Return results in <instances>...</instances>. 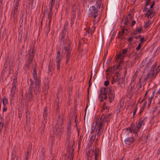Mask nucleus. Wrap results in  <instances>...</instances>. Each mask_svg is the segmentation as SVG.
<instances>
[{"mask_svg": "<svg viewBox=\"0 0 160 160\" xmlns=\"http://www.w3.org/2000/svg\"><path fill=\"white\" fill-rule=\"evenodd\" d=\"M32 68H33L32 72L33 80L31 78L30 79V80L32 86L35 85V92L36 93L39 90L41 80L40 78L37 76L36 67L34 66L33 67L32 66Z\"/></svg>", "mask_w": 160, "mask_h": 160, "instance_id": "2", "label": "nucleus"}, {"mask_svg": "<svg viewBox=\"0 0 160 160\" xmlns=\"http://www.w3.org/2000/svg\"><path fill=\"white\" fill-rule=\"evenodd\" d=\"M71 54H68L66 53V63L67 64H68L69 60V57Z\"/></svg>", "mask_w": 160, "mask_h": 160, "instance_id": "46", "label": "nucleus"}, {"mask_svg": "<svg viewBox=\"0 0 160 160\" xmlns=\"http://www.w3.org/2000/svg\"><path fill=\"white\" fill-rule=\"evenodd\" d=\"M40 158L39 160H45V154L43 152H41L40 153Z\"/></svg>", "mask_w": 160, "mask_h": 160, "instance_id": "40", "label": "nucleus"}, {"mask_svg": "<svg viewBox=\"0 0 160 160\" xmlns=\"http://www.w3.org/2000/svg\"><path fill=\"white\" fill-rule=\"evenodd\" d=\"M143 43H139L138 46L136 48V50L138 51V50H139L141 48V46L143 44Z\"/></svg>", "mask_w": 160, "mask_h": 160, "instance_id": "57", "label": "nucleus"}, {"mask_svg": "<svg viewBox=\"0 0 160 160\" xmlns=\"http://www.w3.org/2000/svg\"><path fill=\"white\" fill-rule=\"evenodd\" d=\"M128 49L127 48L122 50V56L123 57H125L124 54L128 52Z\"/></svg>", "mask_w": 160, "mask_h": 160, "instance_id": "48", "label": "nucleus"}, {"mask_svg": "<svg viewBox=\"0 0 160 160\" xmlns=\"http://www.w3.org/2000/svg\"><path fill=\"white\" fill-rule=\"evenodd\" d=\"M16 86H12L11 88V94L12 97H13L16 91Z\"/></svg>", "mask_w": 160, "mask_h": 160, "instance_id": "37", "label": "nucleus"}, {"mask_svg": "<svg viewBox=\"0 0 160 160\" xmlns=\"http://www.w3.org/2000/svg\"><path fill=\"white\" fill-rule=\"evenodd\" d=\"M116 71L115 66L108 68L106 71V72H107L106 74V77L108 78H110L111 76L112 75V74L114 73V74Z\"/></svg>", "mask_w": 160, "mask_h": 160, "instance_id": "7", "label": "nucleus"}, {"mask_svg": "<svg viewBox=\"0 0 160 160\" xmlns=\"http://www.w3.org/2000/svg\"><path fill=\"white\" fill-rule=\"evenodd\" d=\"M115 93L114 92H110L108 93V98L110 102H111L114 99Z\"/></svg>", "mask_w": 160, "mask_h": 160, "instance_id": "20", "label": "nucleus"}, {"mask_svg": "<svg viewBox=\"0 0 160 160\" xmlns=\"http://www.w3.org/2000/svg\"><path fill=\"white\" fill-rule=\"evenodd\" d=\"M30 152H31V150H29V149H28L27 150V152L25 155V160H27L28 158V156H29L30 155Z\"/></svg>", "mask_w": 160, "mask_h": 160, "instance_id": "50", "label": "nucleus"}, {"mask_svg": "<svg viewBox=\"0 0 160 160\" xmlns=\"http://www.w3.org/2000/svg\"><path fill=\"white\" fill-rule=\"evenodd\" d=\"M106 88V94H108V93L110 92H112V87L111 86H109L108 87H104Z\"/></svg>", "mask_w": 160, "mask_h": 160, "instance_id": "29", "label": "nucleus"}, {"mask_svg": "<svg viewBox=\"0 0 160 160\" xmlns=\"http://www.w3.org/2000/svg\"><path fill=\"white\" fill-rule=\"evenodd\" d=\"M26 121L27 123H29L30 120L31 116L30 114V112L28 110L26 111Z\"/></svg>", "mask_w": 160, "mask_h": 160, "instance_id": "22", "label": "nucleus"}, {"mask_svg": "<svg viewBox=\"0 0 160 160\" xmlns=\"http://www.w3.org/2000/svg\"><path fill=\"white\" fill-rule=\"evenodd\" d=\"M142 126V125H141V124L139 123L138 122L136 125V126L135 128L133 129V133L137 134L138 132L139 131L140 128Z\"/></svg>", "mask_w": 160, "mask_h": 160, "instance_id": "19", "label": "nucleus"}, {"mask_svg": "<svg viewBox=\"0 0 160 160\" xmlns=\"http://www.w3.org/2000/svg\"><path fill=\"white\" fill-rule=\"evenodd\" d=\"M9 62H11V63L12 64V62L11 61H7V60L5 61L4 63V65L3 66L2 70L1 72V76L2 77H3V75L7 71V69L8 67V64H9V68H11V65H10Z\"/></svg>", "mask_w": 160, "mask_h": 160, "instance_id": "8", "label": "nucleus"}, {"mask_svg": "<svg viewBox=\"0 0 160 160\" xmlns=\"http://www.w3.org/2000/svg\"><path fill=\"white\" fill-rule=\"evenodd\" d=\"M2 111L3 113L7 110V107H6V105L5 106H3V107L2 108Z\"/></svg>", "mask_w": 160, "mask_h": 160, "instance_id": "64", "label": "nucleus"}, {"mask_svg": "<svg viewBox=\"0 0 160 160\" xmlns=\"http://www.w3.org/2000/svg\"><path fill=\"white\" fill-rule=\"evenodd\" d=\"M125 31H126V32H127L128 31V29L126 28L125 29L124 28H123L121 29V31L120 32H121V33H122V34H123L124 33H125Z\"/></svg>", "mask_w": 160, "mask_h": 160, "instance_id": "58", "label": "nucleus"}, {"mask_svg": "<svg viewBox=\"0 0 160 160\" xmlns=\"http://www.w3.org/2000/svg\"><path fill=\"white\" fill-rule=\"evenodd\" d=\"M26 96H27V97L28 98L30 101L32 100L34 98H33V95L32 93L31 94H28V95H26Z\"/></svg>", "mask_w": 160, "mask_h": 160, "instance_id": "47", "label": "nucleus"}, {"mask_svg": "<svg viewBox=\"0 0 160 160\" xmlns=\"http://www.w3.org/2000/svg\"><path fill=\"white\" fill-rule=\"evenodd\" d=\"M68 151L69 155L66 160H73L74 149L72 147H69L68 148Z\"/></svg>", "mask_w": 160, "mask_h": 160, "instance_id": "15", "label": "nucleus"}, {"mask_svg": "<svg viewBox=\"0 0 160 160\" xmlns=\"http://www.w3.org/2000/svg\"><path fill=\"white\" fill-rule=\"evenodd\" d=\"M155 75L154 74L153 71H150L148 72L146 75H144V80L146 81L149 79H151L150 81H152V79L155 77Z\"/></svg>", "mask_w": 160, "mask_h": 160, "instance_id": "9", "label": "nucleus"}, {"mask_svg": "<svg viewBox=\"0 0 160 160\" xmlns=\"http://www.w3.org/2000/svg\"><path fill=\"white\" fill-rule=\"evenodd\" d=\"M138 75V72H136L134 73L133 75L132 76V80L131 81V82H135V79L136 78H137Z\"/></svg>", "mask_w": 160, "mask_h": 160, "instance_id": "36", "label": "nucleus"}, {"mask_svg": "<svg viewBox=\"0 0 160 160\" xmlns=\"http://www.w3.org/2000/svg\"><path fill=\"white\" fill-rule=\"evenodd\" d=\"M72 123L71 121H69L67 124V127L66 130V135L67 139H69L71 138L72 134V130L71 129V125Z\"/></svg>", "mask_w": 160, "mask_h": 160, "instance_id": "5", "label": "nucleus"}, {"mask_svg": "<svg viewBox=\"0 0 160 160\" xmlns=\"http://www.w3.org/2000/svg\"><path fill=\"white\" fill-rule=\"evenodd\" d=\"M150 23L149 21H148L147 22L145 23L144 25V27L145 28H147L150 26Z\"/></svg>", "mask_w": 160, "mask_h": 160, "instance_id": "60", "label": "nucleus"}, {"mask_svg": "<svg viewBox=\"0 0 160 160\" xmlns=\"http://www.w3.org/2000/svg\"><path fill=\"white\" fill-rule=\"evenodd\" d=\"M155 4V1L154 0H147L146 2V6L150 5V8L151 9L153 8Z\"/></svg>", "mask_w": 160, "mask_h": 160, "instance_id": "17", "label": "nucleus"}, {"mask_svg": "<svg viewBox=\"0 0 160 160\" xmlns=\"http://www.w3.org/2000/svg\"><path fill=\"white\" fill-rule=\"evenodd\" d=\"M58 70L59 69L61 63V61L55 60Z\"/></svg>", "mask_w": 160, "mask_h": 160, "instance_id": "39", "label": "nucleus"}, {"mask_svg": "<svg viewBox=\"0 0 160 160\" xmlns=\"http://www.w3.org/2000/svg\"><path fill=\"white\" fill-rule=\"evenodd\" d=\"M99 101L101 102H102L104 100H106L108 98V97L107 96V94L104 95L99 94Z\"/></svg>", "mask_w": 160, "mask_h": 160, "instance_id": "26", "label": "nucleus"}, {"mask_svg": "<svg viewBox=\"0 0 160 160\" xmlns=\"http://www.w3.org/2000/svg\"><path fill=\"white\" fill-rule=\"evenodd\" d=\"M35 54L34 49L33 48H31L29 50V55L28 59L26 61L25 66L28 69H29L30 63L32 62V60Z\"/></svg>", "mask_w": 160, "mask_h": 160, "instance_id": "4", "label": "nucleus"}, {"mask_svg": "<svg viewBox=\"0 0 160 160\" xmlns=\"http://www.w3.org/2000/svg\"><path fill=\"white\" fill-rule=\"evenodd\" d=\"M50 26H47L46 27V28L45 29V33L46 34V33H48L49 31H50Z\"/></svg>", "mask_w": 160, "mask_h": 160, "instance_id": "61", "label": "nucleus"}, {"mask_svg": "<svg viewBox=\"0 0 160 160\" xmlns=\"http://www.w3.org/2000/svg\"><path fill=\"white\" fill-rule=\"evenodd\" d=\"M96 137V135L94 136L92 135L91 136L88 145V148H91L92 145Z\"/></svg>", "mask_w": 160, "mask_h": 160, "instance_id": "18", "label": "nucleus"}, {"mask_svg": "<svg viewBox=\"0 0 160 160\" xmlns=\"http://www.w3.org/2000/svg\"><path fill=\"white\" fill-rule=\"evenodd\" d=\"M130 17L131 18H132L131 15L130 14H128V17H126L125 20L124 24L125 25H128V23L129 22V21L128 20V17Z\"/></svg>", "mask_w": 160, "mask_h": 160, "instance_id": "42", "label": "nucleus"}, {"mask_svg": "<svg viewBox=\"0 0 160 160\" xmlns=\"http://www.w3.org/2000/svg\"><path fill=\"white\" fill-rule=\"evenodd\" d=\"M50 11L49 12L48 14V19H50L52 18V8H50Z\"/></svg>", "mask_w": 160, "mask_h": 160, "instance_id": "51", "label": "nucleus"}, {"mask_svg": "<svg viewBox=\"0 0 160 160\" xmlns=\"http://www.w3.org/2000/svg\"><path fill=\"white\" fill-rule=\"evenodd\" d=\"M55 0H51L49 2V6L50 8H52L55 5Z\"/></svg>", "mask_w": 160, "mask_h": 160, "instance_id": "33", "label": "nucleus"}, {"mask_svg": "<svg viewBox=\"0 0 160 160\" xmlns=\"http://www.w3.org/2000/svg\"><path fill=\"white\" fill-rule=\"evenodd\" d=\"M14 10L12 12L11 14L13 18L14 19H16L17 17V12H18V7H14Z\"/></svg>", "mask_w": 160, "mask_h": 160, "instance_id": "21", "label": "nucleus"}, {"mask_svg": "<svg viewBox=\"0 0 160 160\" xmlns=\"http://www.w3.org/2000/svg\"><path fill=\"white\" fill-rule=\"evenodd\" d=\"M3 123L1 122H0V130H1L3 128Z\"/></svg>", "mask_w": 160, "mask_h": 160, "instance_id": "63", "label": "nucleus"}, {"mask_svg": "<svg viewBox=\"0 0 160 160\" xmlns=\"http://www.w3.org/2000/svg\"><path fill=\"white\" fill-rule=\"evenodd\" d=\"M119 71L117 72V71L115 72L111 79V83L113 84L115 82H118L120 79V77L118 75Z\"/></svg>", "mask_w": 160, "mask_h": 160, "instance_id": "10", "label": "nucleus"}, {"mask_svg": "<svg viewBox=\"0 0 160 160\" xmlns=\"http://www.w3.org/2000/svg\"><path fill=\"white\" fill-rule=\"evenodd\" d=\"M160 70V68L159 66H158L154 71V74L155 75V76L157 75L158 73L159 72Z\"/></svg>", "mask_w": 160, "mask_h": 160, "instance_id": "41", "label": "nucleus"}, {"mask_svg": "<svg viewBox=\"0 0 160 160\" xmlns=\"http://www.w3.org/2000/svg\"><path fill=\"white\" fill-rule=\"evenodd\" d=\"M66 36V33L64 32H62L61 33V40L62 41L63 40L65 36Z\"/></svg>", "mask_w": 160, "mask_h": 160, "instance_id": "53", "label": "nucleus"}, {"mask_svg": "<svg viewBox=\"0 0 160 160\" xmlns=\"http://www.w3.org/2000/svg\"><path fill=\"white\" fill-rule=\"evenodd\" d=\"M157 65V63L156 62V63H155V64L154 65H153L152 66V67L151 68L150 71H153L154 72V71L155 70V69L156 68V67Z\"/></svg>", "mask_w": 160, "mask_h": 160, "instance_id": "52", "label": "nucleus"}, {"mask_svg": "<svg viewBox=\"0 0 160 160\" xmlns=\"http://www.w3.org/2000/svg\"><path fill=\"white\" fill-rule=\"evenodd\" d=\"M110 107L106 105V102H104L103 103L102 107L101 108V110L102 111V110H106V112H107L109 110Z\"/></svg>", "mask_w": 160, "mask_h": 160, "instance_id": "23", "label": "nucleus"}, {"mask_svg": "<svg viewBox=\"0 0 160 160\" xmlns=\"http://www.w3.org/2000/svg\"><path fill=\"white\" fill-rule=\"evenodd\" d=\"M2 101L3 106L7 105L8 104V99L6 97L3 98Z\"/></svg>", "mask_w": 160, "mask_h": 160, "instance_id": "32", "label": "nucleus"}, {"mask_svg": "<svg viewBox=\"0 0 160 160\" xmlns=\"http://www.w3.org/2000/svg\"><path fill=\"white\" fill-rule=\"evenodd\" d=\"M136 30L137 31V32H138V34H140L142 31L143 30L142 28H136Z\"/></svg>", "mask_w": 160, "mask_h": 160, "instance_id": "56", "label": "nucleus"}, {"mask_svg": "<svg viewBox=\"0 0 160 160\" xmlns=\"http://www.w3.org/2000/svg\"><path fill=\"white\" fill-rule=\"evenodd\" d=\"M89 150H87L86 151V152L87 153V155H88V156L89 157H90L91 158V160H92V157L94 156V154H93V152H94V151H92V153H91V155L90 156V154L89 153Z\"/></svg>", "mask_w": 160, "mask_h": 160, "instance_id": "43", "label": "nucleus"}, {"mask_svg": "<svg viewBox=\"0 0 160 160\" xmlns=\"http://www.w3.org/2000/svg\"><path fill=\"white\" fill-rule=\"evenodd\" d=\"M155 93V91H153L152 93V94L150 98L148 99V101H152V99L153 98Z\"/></svg>", "mask_w": 160, "mask_h": 160, "instance_id": "59", "label": "nucleus"}, {"mask_svg": "<svg viewBox=\"0 0 160 160\" xmlns=\"http://www.w3.org/2000/svg\"><path fill=\"white\" fill-rule=\"evenodd\" d=\"M147 119V118L145 117L144 118H140L139 121L138 122L141 124V125L142 126H143L145 125V122H146Z\"/></svg>", "mask_w": 160, "mask_h": 160, "instance_id": "24", "label": "nucleus"}, {"mask_svg": "<svg viewBox=\"0 0 160 160\" xmlns=\"http://www.w3.org/2000/svg\"><path fill=\"white\" fill-rule=\"evenodd\" d=\"M106 88L104 87H102L101 88L100 91V94L104 95L106 94Z\"/></svg>", "mask_w": 160, "mask_h": 160, "instance_id": "34", "label": "nucleus"}, {"mask_svg": "<svg viewBox=\"0 0 160 160\" xmlns=\"http://www.w3.org/2000/svg\"><path fill=\"white\" fill-rule=\"evenodd\" d=\"M96 0H82V4H84L87 2V1L90 4L94 2Z\"/></svg>", "mask_w": 160, "mask_h": 160, "instance_id": "35", "label": "nucleus"}, {"mask_svg": "<svg viewBox=\"0 0 160 160\" xmlns=\"http://www.w3.org/2000/svg\"><path fill=\"white\" fill-rule=\"evenodd\" d=\"M17 78L15 77L13 79L12 83V86H16L17 85Z\"/></svg>", "mask_w": 160, "mask_h": 160, "instance_id": "44", "label": "nucleus"}, {"mask_svg": "<svg viewBox=\"0 0 160 160\" xmlns=\"http://www.w3.org/2000/svg\"><path fill=\"white\" fill-rule=\"evenodd\" d=\"M75 18H76L75 16V15H73V16L72 17V18L71 19L70 25H71V27L73 25Z\"/></svg>", "mask_w": 160, "mask_h": 160, "instance_id": "45", "label": "nucleus"}, {"mask_svg": "<svg viewBox=\"0 0 160 160\" xmlns=\"http://www.w3.org/2000/svg\"><path fill=\"white\" fill-rule=\"evenodd\" d=\"M62 57L61 55L60 52L59 51H57V55L55 60L61 61Z\"/></svg>", "mask_w": 160, "mask_h": 160, "instance_id": "25", "label": "nucleus"}, {"mask_svg": "<svg viewBox=\"0 0 160 160\" xmlns=\"http://www.w3.org/2000/svg\"><path fill=\"white\" fill-rule=\"evenodd\" d=\"M127 40L128 42H129V45H130V44L131 43V42L133 41V40L132 39V37H130L128 38L127 39Z\"/></svg>", "mask_w": 160, "mask_h": 160, "instance_id": "54", "label": "nucleus"}, {"mask_svg": "<svg viewBox=\"0 0 160 160\" xmlns=\"http://www.w3.org/2000/svg\"><path fill=\"white\" fill-rule=\"evenodd\" d=\"M48 70L49 71H52L54 69V66L52 63L49 64L48 66Z\"/></svg>", "mask_w": 160, "mask_h": 160, "instance_id": "38", "label": "nucleus"}, {"mask_svg": "<svg viewBox=\"0 0 160 160\" xmlns=\"http://www.w3.org/2000/svg\"><path fill=\"white\" fill-rule=\"evenodd\" d=\"M106 88V94H108V93L110 92H112V87L111 86H109L108 87H104Z\"/></svg>", "mask_w": 160, "mask_h": 160, "instance_id": "30", "label": "nucleus"}, {"mask_svg": "<svg viewBox=\"0 0 160 160\" xmlns=\"http://www.w3.org/2000/svg\"><path fill=\"white\" fill-rule=\"evenodd\" d=\"M71 42H68L64 46V49L66 53L71 54L72 48L71 46Z\"/></svg>", "mask_w": 160, "mask_h": 160, "instance_id": "16", "label": "nucleus"}, {"mask_svg": "<svg viewBox=\"0 0 160 160\" xmlns=\"http://www.w3.org/2000/svg\"><path fill=\"white\" fill-rule=\"evenodd\" d=\"M31 83V85L29 86V88L28 90V92L26 93V95L32 93V88H33L34 92L35 94H37V93H38V92H40V87H39V90L38 91H37V92H36L35 93V88L34 87L35 85H33V86H32L31 83Z\"/></svg>", "mask_w": 160, "mask_h": 160, "instance_id": "13", "label": "nucleus"}, {"mask_svg": "<svg viewBox=\"0 0 160 160\" xmlns=\"http://www.w3.org/2000/svg\"><path fill=\"white\" fill-rule=\"evenodd\" d=\"M134 138L132 136L128 137L126 138L124 140L125 143L127 145H130L134 141Z\"/></svg>", "mask_w": 160, "mask_h": 160, "instance_id": "14", "label": "nucleus"}, {"mask_svg": "<svg viewBox=\"0 0 160 160\" xmlns=\"http://www.w3.org/2000/svg\"><path fill=\"white\" fill-rule=\"evenodd\" d=\"M109 82L108 80L105 81L104 83V84L105 86L106 87L109 84Z\"/></svg>", "mask_w": 160, "mask_h": 160, "instance_id": "62", "label": "nucleus"}, {"mask_svg": "<svg viewBox=\"0 0 160 160\" xmlns=\"http://www.w3.org/2000/svg\"><path fill=\"white\" fill-rule=\"evenodd\" d=\"M19 0H14V7H18Z\"/></svg>", "mask_w": 160, "mask_h": 160, "instance_id": "55", "label": "nucleus"}, {"mask_svg": "<svg viewBox=\"0 0 160 160\" xmlns=\"http://www.w3.org/2000/svg\"><path fill=\"white\" fill-rule=\"evenodd\" d=\"M46 123H42V126L40 129V132L42 134H43V133L45 131V125Z\"/></svg>", "mask_w": 160, "mask_h": 160, "instance_id": "27", "label": "nucleus"}, {"mask_svg": "<svg viewBox=\"0 0 160 160\" xmlns=\"http://www.w3.org/2000/svg\"><path fill=\"white\" fill-rule=\"evenodd\" d=\"M156 8V7H155L153 10H151V8L150 9H149L146 12L145 14L148 18L150 17V18H151L156 14L158 10H157V8H156V9H155Z\"/></svg>", "mask_w": 160, "mask_h": 160, "instance_id": "6", "label": "nucleus"}, {"mask_svg": "<svg viewBox=\"0 0 160 160\" xmlns=\"http://www.w3.org/2000/svg\"><path fill=\"white\" fill-rule=\"evenodd\" d=\"M64 128L62 126H57L56 128V134L58 137H61L63 132Z\"/></svg>", "mask_w": 160, "mask_h": 160, "instance_id": "11", "label": "nucleus"}, {"mask_svg": "<svg viewBox=\"0 0 160 160\" xmlns=\"http://www.w3.org/2000/svg\"><path fill=\"white\" fill-rule=\"evenodd\" d=\"M110 114L106 116L102 115L100 118L96 117L92 124L91 132H93L96 128V136L99 137L102 133L104 128V123L108 121Z\"/></svg>", "mask_w": 160, "mask_h": 160, "instance_id": "1", "label": "nucleus"}, {"mask_svg": "<svg viewBox=\"0 0 160 160\" xmlns=\"http://www.w3.org/2000/svg\"><path fill=\"white\" fill-rule=\"evenodd\" d=\"M99 149L96 148H95V151L93 152V154L95 155V160H97V158L99 156Z\"/></svg>", "mask_w": 160, "mask_h": 160, "instance_id": "31", "label": "nucleus"}, {"mask_svg": "<svg viewBox=\"0 0 160 160\" xmlns=\"http://www.w3.org/2000/svg\"><path fill=\"white\" fill-rule=\"evenodd\" d=\"M97 7L92 6L90 7L89 11V16L90 17H93L94 19L93 21H95V19L97 17L99 14L98 10L101 7H102V4L101 3V0H99L96 1Z\"/></svg>", "mask_w": 160, "mask_h": 160, "instance_id": "3", "label": "nucleus"}, {"mask_svg": "<svg viewBox=\"0 0 160 160\" xmlns=\"http://www.w3.org/2000/svg\"><path fill=\"white\" fill-rule=\"evenodd\" d=\"M106 88V94H108V93L110 92H112V87L111 86H109L108 87H104Z\"/></svg>", "mask_w": 160, "mask_h": 160, "instance_id": "28", "label": "nucleus"}, {"mask_svg": "<svg viewBox=\"0 0 160 160\" xmlns=\"http://www.w3.org/2000/svg\"><path fill=\"white\" fill-rule=\"evenodd\" d=\"M48 108L46 107L43 110V118L42 120V123H46L47 122V115H48Z\"/></svg>", "mask_w": 160, "mask_h": 160, "instance_id": "12", "label": "nucleus"}, {"mask_svg": "<svg viewBox=\"0 0 160 160\" xmlns=\"http://www.w3.org/2000/svg\"><path fill=\"white\" fill-rule=\"evenodd\" d=\"M126 130L127 132H128L127 135H128L129 133H132L133 132V129H131L130 127H128V128L126 129Z\"/></svg>", "mask_w": 160, "mask_h": 160, "instance_id": "49", "label": "nucleus"}]
</instances>
